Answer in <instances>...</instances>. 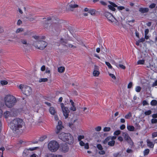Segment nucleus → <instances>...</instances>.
Returning a JSON list of instances; mask_svg holds the SVG:
<instances>
[{
	"label": "nucleus",
	"mask_w": 157,
	"mask_h": 157,
	"mask_svg": "<svg viewBox=\"0 0 157 157\" xmlns=\"http://www.w3.org/2000/svg\"><path fill=\"white\" fill-rule=\"evenodd\" d=\"M25 124V122L22 119L15 118L10 122V127L13 131L19 133L22 132Z\"/></svg>",
	"instance_id": "1"
},
{
	"label": "nucleus",
	"mask_w": 157,
	"mask_h": 157,
	"mask_svg": "<svg viewBox=\"0 0 157 157\" xmlns=\"http://www.w3.org/2000/svg\"><path fill=\"white\" fill-rule=\"evenodd\" d=\"M5 105L8 108L13 107L17 102L16 98L11 94H7L5 96L4 98Z\"/></svg>",
	"instance_id": "2"
},
{
	"label": "nucleus",
	"mask_w": 157,
	"mask_h": 157,
	"mask_svg": "<svg viewBox=\"0 0 157 157\" xmlns=\"http://www.w3.org/2000/svg\"><path fill=\"white\" fill-rule=\"evenodd\" d=\"M59 138L69 144H72L74 141V138L70 133L62 132L58 136Z\"/></svg>",
	"instance_id": "3"
},
{
	"label": "nucleus",
	"mask_w": 157,
	"mask_h": 157,
	"mask_svg": "<svg viewBox=\"0 0 157 157\" xmlns=\"http://www.w3.org/2000/svg\"><path fill=\"white\" fill-rule=\"evenodd\" d=\"M49 27L54 33L57 34L59 33L61 31V26L60 23L59 22H56L55 21Z\"/></svg>",
	"instance_id": "4"
},
{
	"label": "nucleus",
	"mask_w": 157,
	"mask_h": 157,
	"mask_svg": "<svg viewBox=\"0 0 157 157\" xmlns=\"http://www.w3.org/2000/svg\"><path fill=\"white\" fill-rule=\"evenodd\" d=\"M33 44L36 48L42 50L44 49L48 45L45 41L43 40L34 41Z\"/></svg>",
	"instance_id": "5"
},
{
	"label": "nucleus",
	"mask_w": 157,
	"mask_h": 157,
	"mask_svg": "<svg viewBox=\"0 0 157 157\" xmlns=\"http://www.w3.org/2000/svg\"><path fill=\"white\" fill-rule=\"evenodd\" d=\"M59 147V145L58 143L55 141H51L48 144V148L52 152L56 151Z\"/></svg>",
	"instance_id": "6"
},
{
	"label": "nucleus",
	"mask_w": 157,
	"mask_h": 157,
	"mask_svg": "<svg viewBox=\"0 0 157 157\" xmlns=\"http://www.w3.org/2000/svg\"><path fill=\"white\" fill-rule=\"evenodd\" d=\"M19 88L21 90L22 93L26 96H29L32 93V89L29 86L21 84Z\"/></svg>",
	"instance_id": "7"
},
{
	"label": "nucleus",
	"mask_w": 157,
	"mask_h": 157,
	"mask_svg": "<svg viewBox=\"0 0 157 157\" xmlns=\"http://www.w3.org/2000/svg\"><path fill=\"white\" fill-rule=\"evenodd\" d=\"M78 7V5L75 4L74 1H72L68 3L67 6L66 10L73 11L74 10L75 8Z\"/></svg>",
	"instance_id": "8"
},
{
	"label": "nucleus",
	"mask_w": 157,
	"mask_h": 157,
	"mask_svg": "<svg viewBox=\"0 0 157 157\" xmlns=\"http://www.w3.org/2000/svg\"><path fill=\"white\" fill-rule=\"evenodd\" d=\"M60 105L64 116L66 118H67L68 117L69 113L70 112L69 109L67 107H65L64 106L63 103H61Z\"/></svg>",
	"instance_id": "9"
},
{
	"label": "nucleus",
	"mask_w": 157,
	"mask_h": 157,
	"mask_svg": "<svg viewBox=\"0 0 157 157\" xmlns=\"http://www.w3.org/2000/svg\"><path fill=\"white\" fill-rule=\"evenodd\" d=\"M38 147H35L33 148H29V149H25L23 153V156L24 157H26L28 156L30 154V151H32L36 149Z\"/></svg>",
	"instance_id": "10"
},
{
	"label": "nucleus",
	"mask_w": 157,
	"mask_h": 157,
	"mask_svg": "<svg viewBox=\"0 0 157 157\" xmlns=\"http://www.w3.org/2000/svg\"><path fill=\"white\" fill-rule=\"evenodd\" d=\"M104 14L109 21L112 23L114 22V19H115V18L113 17L112 14L108 12H106Z\"/></svg>",
	"instance_id": "11"
},
{
	"label": "nucleus",
	"mask_w": 157,
	"mask_h": 157,
	"mask_svg": "<svg viewBox=\"0 0 157 157\" xmlns=\"http://www.w3.org/2000/svg\"><path fill=\"white\" fill-rule=\"evenodd\" d=\"M99 70V67L96 65H94V68L93 72V74L94 76L98 77L99 76L100 74V72Z\"/></svg>",
	"instance_id": "12"
},
{
	"label": "nucleus",
	"mask_w": 157,
	"mask_h": 157,
	"mask_svg": "<svg viewBox=\"0 0 157 157\" xmlns=\"http://www.w3.org/2000/svg\"><path fill=\"white\" fill-rule=\"evenodd\" d=\"M63 128L62 125V122L61 121H59L58 122V125L57 126L56 129V134H59Z\"/></svg>",
	"instance_id": "13"
},
{
	"label": "nucleus",
	"mask_w": 157,
	"mask_h": 157,
	"mask_svg": "<svg viewBox=\"0 0 157 157\" xmlns=\"http://www.w3.org/2000/svg\"><path fill=\"white\" fill-rule=\"evenodd\" d=\"M43 19L45 20L44 21V23L46 25H48L51 22L53 23L56 21V20L53 17H48L47 18H44Z\"/></svg>",
	"instance_id": "14"
},
{
	"label": "nucleus",
	"mask_w": 157,
	"mask_h": 157,
	"mask_svg": "<svg viewBox=\"0 0 157 157\" xmlns=\"http://www.w3.org/2000/svg\"><path fill=\"white\" fill-rule=\"evenodd\" d=\"M60 149L64 153L67 152L69 150V147L67 144H65L62 145L60 147Z\"/></svg>",
	"instance_id": "15"
},
{
	"label": "nucleus",
	"mask_w": 157,
	"mask_h": 157,
	"mask_svg": "<svg viewBox=\"0 0 157 157\" xmlns=\"http://www.w3.org/2000/svg\"><path fill=\"white\" fill-rule=\"evenodd\" d=\"M109 2L110 4V5H109L108 6V7L109 8L113 11H115V10L116 9L114 8V7H117V6L113 2H112L111 1H109Z\"/></svg>",
	"instance_id": "16"
},
{
	"label": "nucleus",
	"mask_w": 157,
	"mask_h": 157,
	"mask_svg": "<svg viewBox=\"0 0 157 157\" xmlns=\"http://www.w3.org/2000/svg\"><path fill=\"white\" fill-rule=\"evenodd\" d=\"M10 112L13 117L17 116L18 112L17 109L15 108L12 109Z\"/></svg>",
	"instance_id": "17"
},
{
	"label": "nucleus",
	"mask_w": 157,
	"mask_h": 157,
	"mask_svg": "<svg viewBox=\"0 0 157 157\" xmlns=\"http://www.w3.org/2000/svg\"><path fill=\"white\" fill-rule=\"evenodd\" d=\"M36 16H33L32 14H29V16L26 17V18L28 20L30 21H33L36 20Z\"/></svg>",
	"instance_id": "18"
},
{
	"label": "nucleus",
	"mask_w": 157,
	"mask_h": 157,
	"mask_svg": "<svg viewBox=\"0 0 157 157\" xmlns=\"http://www.w3.org/2000/svg\"><path fill=\"white\" fill-rule=\"evenodd\" d=\"M3 116L6 118H7L10 117H13L10 111H6L3 114Z\"/></svg>",
	"instance_id": "19"
},
{
	"label": "nucleus",
	"mask_w": 157,
	"mask_h": 157,
	"mask_svg": "<svg viewBox=\"0 0 157 157\" xmlns=\"http://www.w3.org/2000/svg\"><path fill=\"white\" fill-rule=\"evenodd\" d=\"M149 11V9L147 8H143L142 7L139 8V11L142 13H147Z\"/></svg>",
	"instance_id": "20"
},
{
	"label": "nucleus",
	"mask_w": 157,
	"mask_h": 157,
	"mask_svg": "<svg viewBox=\"0 0 157 157\" xmlns=\"http://www.w3.org/2000/svg\"><path fill=\"white\" fill-rule=\"evenodd\" d=\"M49 111L50 113L52 115H55L56 113V112L55 110L53 107H51L50 108Z\"/></svg>",
	"instance_id": "21"
},
{
	"label": "nucleus",
	"mask_w": 157,
	"mask_h": 157,
	"mask_svg": "<svg viewBox=\"0 0 157 157\" xmlns=\"http://www.w3.org/2000/svg\"><path fill=\"white\" fill-rule=\"evenodd\" d=\"M147 145L148 147L151 148H153L154 145V144H153L152 142L151 141L149 140H147Z\"/></svg>",
	"instance_id": "22"
},
{
	"label": "nucleus",
	"mask_w": 157,
	"mask_h": 157,
	"mask_svg": "<svg viewBox=\"0 0 157 157\" xmlns=\"http://www.w3.org/2000/svg\"><path fill=\"white\" fill-rule=\"evenodd\" d=\"M45 157H63L60 155H55L51 154H47L45 155Z\"/></svg>",
	"instance_id": "23"
},
{
	"label": "nucleus",
	"mask_w": 157,
	"mask_h": 157,
	"mask_svg": "<svg viewBox=\"0 0 157 157\" xmlns=\"http://www.w3.org/2000/svg\"><path fill=\"white\" fill-rule=\"evenodd\" d=\"M59 43L62 44L64 45L67 46L66 44L67 43V41L66 40L63 39V38H61L59 41Z\"/></svg>",
	"instance_id": "24"
},
{
	"label": "nucleus",
	"mask_w": 157,
	"mask_h": 157,
	"mask_svg": "<svg viewBox=\"0 0 157 157\" xmlns=\"http://www.w3.org/2000/svg\"><path fill=\"white\" fill-rule=\"evenodd\" d=\"M122 136L124 138V140L126 141L130 137L129 136L128 134L125 132H123L122 133Z\"/></svg>",
	"instance_id": "25"
},
{
	"label": "nucleus",
	"mask_w": 157,
	"mask_h": 157,
	"mask_svg": "<svg viewBox=\"0 0 157 157\" xmlns=\"http://www.w3.org/2000/svg\"><path fill=\"white\" fill-rule=\"evenodd\" d=\"M126 141L131 145V147L134 146V143L130 137Z\"/></svg>",
	"instance_id": "26"
},
{
	"label": "nucleus",
	"mask_w": 157,
	"mask_h": 157,
	"mask_svg": "<svg viewBox=\"0 0 157 157\" xmlns=\"http://www.w3.org/2000/svg\"><path fill=\"white\" fill-rule=\"evenodd\" d=\"M127 128L128 130L130 131H133L134 130L135 128L132 125H128Z\"/></svg>",
	"instance_id": "27"
},
{
	"label": "nucleus",
	"mask_w": 157,
	"mask_h": 157,
	"mask_svg": "<svg viewBox=\"0 0 157 157\" xmlns=\"http://www.w3.org/2000/svg\"><path fill=\"white\" fill-rule=\"evenodd\" d=\"M114 63L115 65H116V66L117 67H118L119 66L121 68L123 69H125V66H124L122 64H120L119 65H118L117 63H116L115 62H114Z\"/></svg>",
	"instance_id": "28"
},
{
	"label": "nucleus",
	"mask_w": 157,
	"mask_h": 157,
	"mask_svg": "<svg viewBox=\"0 0 157 157\" xmlns=\"http://www.w3.org/2000/svg\"><path fill=\"white\" fill-rule=\"evenodd\" d=\"M58 71L59 73H63L65 71V68L63 67H58Z\"/></svg>",
	"instance_id": "29"
},
{
	"label": "nucleus",
	"mask_w": 157,
	"mask_h": 157,
	"mask_svg": "<svg viewBox=\"0 0 157 157\" xmlns=\"http://www.w3.org/2000/svg\"><path fill=\"white\" fill-rule=\"evenodd\" d=\"M24 31V29L22 28H19L17 29L16 31V33L17 34L21 33Z\"/></svg>",
	"instance_id": "30"
},
{
	"label": "nucleus",
	"mask_w": 157,
	"mask_h": 157,
	"mask_svg": "<svg viewBox=\"0 0 157 157\" xmlns=\"http://www.w3.org/2000/svg\"><path fill=\"white\" fill-rule=\"evenodd\" d=\"M151 105L152 106H156L157 105V101L155 100H152L151 102Z\"/></svg>",
	"instance_id": "31"
},
{
	"label": "nucleus",
	"mask_w": 157,
	"mask_h": 157,
	"mask_svg": "<svg viewBox=\"0 0 157 157\" xmlns=\"http://www.w3.org/2000/svg\"><path fill=\"white\" fill-rule=\"evenodd\" d=\"M22 35L25 36H29L30 35H31V33L30 32V31L29 30H27L24 33H23L22 34Z\"/></svg>",
	"instance_id": "32"
},
{
	"label": "nucleus",
	"mask_w": 157,
	"mask_h": 157,
	"mask_svg": "<svg viewBox=\"0 0 157 157\" xmlns=\"http://www.w3.org/2000/svg\"><path fill=\"white\" fill-rule=\"evenodd\" d=\"M115 144V141L113 140H112L111 141H109L108 143V145H109V146H113Z\"/></svg>",
	"instance_id": "33"
},
{
	"label": "nucleus",
	"mask_w": 157,
	"mask_h": 157,
	"mask_svg": "<svg viewBox=\"0 0 157 157\" xmlns=\"http://www.w3.org/2000/svg\"><path fill=\"white\" fill-rule=\"evenodd\" d=\"M48 80L47 78H41L39 80V82H46Z\"/></svg>",
	"instance_id": "34"
},
{
	"label": "nucleus",
	"mask_w": 157,
	"mask_h": 157,
	"mask_svg": "<svg viewBox=\"0 0 157 157\" xmlns=\"http://www.w3.org/2000/svg\"><path fill=\"white\" fill-rule=\"evenodd\" d=\"M132 113L131 112H129L128 114H126L125 116V118L127 119H128L132 117Z\"/></svg>",
	"instance_id": "35"
},
{
	"label": "nucleus",
	"mask_w": 157,
	"mask_h": 157,
	"mask_svg": "<svg viewBox=\"0 0 157 157\" xmlns=\"http://www.w3.org/2000/svg\"><path fill=\"white\" fill-rule=\"evenodd\" d=\"M88 12L92 15H94L95 14V10H89Z\"/></svg>",
	"instance_id": "36"
},
{
	"label": "nucleus",
	"mask_w": 157,
	"mask_h": 157,
	"mask_svg": "<svg viewBox=\"0 0 157 157\" xmlns=\"http://www.w3.org/2000/svg\"><path fill=\"white\" fill-rule=\"evenodd\" d=\"M0 83L2 85H4L7 84L8 82L6 80H3L1 81Z\"/></svg>",
	"instance_id": "37"
},
{
	"label": "nucleus",
	"mask_w": 157,
	"mask_h": 157,
	"mask_svg": "<svg viewBox=\"0 0 157 157\" xmlns=\"http://www.w3.org/2000/svg\"><path fill=\"white\" fill-rule=\"evenodd\" d=\"M149 150L148 149H145L144 152V155H147L149 152Z\"/></svg>",
	"instance_id": "38"
},
{
	"label": "nucleus",
	"mask_w": 157,
	"mask_h": 157,
	"mask_svg": "<svg viewBox=\"0 0 157 157\" xmlns=\"http://www.w3.org/2000/svg\"><path fill=\"white\" fill-rule=\"evenodd\" d=\"M110 138L111 137H107L103 141V144H106L107 142L109 140Z\"/></svg>",
	"instance_id": "39"
},
{
	"label": "nucleus",
	"mask_w": 157,
	"mask_h": 157,
	"mask_svg": "<svg viewBox=\"0 0 157 157\" xmlns=\"http://www.w3.org/2000/svg\"><path fill=\"white\" fill-rule=\"evenodd\" d=\"M97 147L100 150H102L103 149L102 147L101 144H97Z\"/></svg>",
	"instance_id": "40"
},
{
	"label": "nucleus",
	"mask_w": 157,
	"mask_h": 157,
	"mask_svg": "<svg viewBox=\"0 0 157 157\" xmlns=\"http://www.w3.org/2000/svg\"><path fill=\"white\" fill-rule=\"evenodd\" d=\"M21 42L23 44H27L26 40L24 39H21L20 40Z\"/></svg>",
	"instance_id": "41"
},
{
	"label": "nucleus",
	"mask_w": 157,
	"mask_h": 157,
	"mask_svg": "<svg viewBox=\"0 0 157 157\" xmlns=\"http://www.w3.org/2000/svg\"><path fill=\"white\" fill-rule=\"evenodd\" d=\"M141 90V88L140 86H138L136 87V91L137 92H140Z\"/></svg>",
	"instance_id": "42"
},
{
	"label": "nucleus",
	"mask_w": 157,
	"mask_h": 157,
	"mask_svg": "<svg viewBox=\"0 0 157 157\" xmlns=\"http://www.w3.org/2000/svg\"><path fill=\"white\" fill-rule=\"evenodd\" d=\"M151 110H149L147 111L144 112V114L146 115H149L151 114Z\"/></svg>",
	"instance_id": "43"
},
{
	"label": "nucleus",
	"mask_w": 157,
	"mask_h": 157,
	"mask_svg": "<svg viewBox=\"0 0 157 157\" xmlns=\"http://www.w3.org/2000/svg\"><path fill=\"white\" fill-rule=\"evenodd\" d=\"M111 128L110 127H105L103 129L104 132H109L110 131Z\"/></svg>",
	"instance_id": "44"
},
{
	"label": "nucleus",
	"mask_w": 157,
	"mask_h": 157,
	"mask_svg": "<svg viewBox=\"0 0 157 157\" xmlns=\"http://www.w3.org/2000/svg\"><path fill=\"white\" fill-rule=\"evenodd\" d=\"M106 64L108 66L109 68V69H112V67L110 64L108 62H105Z\"/></svg>",
	"instance_id": "45"
},
{
	"label": "nucleus",
	"mask_w": 157,
	"mask_h": 157,
	"mask_svg": "<svg viewBox=\"0 0 157 157\" xmlns=\"http://www.w3.org/2000/svg\"><path fill=\"white\" fill-rule=\"evenodd\" d=\"M121 131L120 130H117L115 131L114 133V135H118L121 133Z\"/></svg>",
	"instance_id": "46"
},
{
	"label": "nucleus",
	"mask_w": 157,
	"mask_h": 157,
	"mask_svg": "<svg viewBox=\"0 0 157 157\" xmlns=\"http://www.w3.org/2000/svg\"><path fill=\"white\" fill-rule=\"evenodd\" d=\"M144 63V60H139L137 62L138 64H143Z\"/></svg>",
	"instance_id": "47"
},
{
	"label": "nucleus",
	"mask_w": 157,
	"mask_h": 157,
	"mask_svg": "<svg viewBox=\"0 0 157 157\" xmlns=\"http://www.w3.org/2000/svg\"><path fill=\"white\" fill-rule=\"evenodd\" d=\"M46 138H47V136H42L39 139V140L41 141H43Z\"/></svg>",
	"instance_id": "48"
},
{
	"label": "nucleus",
	"mask_w": 157,
	"mask_h": 157,
	"mask_svg": "<svg viewBox=\"0 0 157 157\" xmlns=\"http://www.w3.org/2000/svg\"><path fill=\"white\" fill-rule=\"evenodd\" d=\"M68 47L69 48H77V47L76 46H74L71 44H68Z\"/></svg>",
	"instance_id": "49"
},
{
	"label": "nucleus",
	"mask_w": 157,
	"mask_h": 157,
	"mask_svg": "<svg viewBox=\"0 0 157 157\" xmlns=\"http://www.w3.org/2000/svg\"><path fill=\"white\" fill-rule=\"evenodd\" d=\"M151 123L152 124H156L157 123V119L153 118L151 120Z\"/></svg>",
	"instance_id": "50"
},
{
	"label": "nucleus",
	"mask_w": 157,
	"mask_h": 157,
	"mask_svg": "<svg viewBox=\"0 0 157 157\" xmlns=\"http://www.w3.org/2000/svg\"><path fill=\"white\" fill-rule=\"evenodd\" d=\"M72 106L70 108V109L71 110H72L73 111H75L76 110V108L75 107V105H72Z\"/></svg>",
	"instance_id": "51"
},
{
	"label": "nucleus",
	"mask_w": 157,
	"mask_h": 157,
	"mask_svg": "<svg viewBox=\"0 0 157 157\" xmlns=\"http://www.w3.org/2000/svg\"><path fill=\"white\" fill-rule=\"evenodd\" d=\"M101 126H98L95 128V129L97 131H100L101 130Z\"/></svg>",
	"instance_id": "52"
},
{
	"label": "nucleus",
	"mask_w": 157,
	"mask_h": 157,
	"mask_svg": "<svg viewBox=\"0 0 157 157\" xmlns=\"http://www.w3.org/2000/svg\"><path fill=\"white\" fill-rule=\"evenodd\" d=\"M109 74L110 76L114 80L116 79V77L114 74L109 73Z\"/></svg>",
	"instance_id": "53"
},
{
	"label": "nucleus",
	"mask_w": 157,
	"mask_h": 157,
	"mask_svg": "<svg viewBox=\"0 0 157 157\" xmlns=\"http://www.w3.org/2000/svg\"><path fill=\"white\" fill-rule=\"evenodd\" d=\"M155 6H156V4H155V3H152L149 6V7L150 8L153 9V8H155Z\"/></svg>",
	"instance_id": "54"
},
{
	"label": "nucleus",
	"mask_w": 157,
	"mask_h": 157,
	"mask_svg": "<svg viewBox=\"0 0 157 157\" xmlns=\"http://www.w3.org/2000/svg\"><path fill=\"white\" fill-rule=\"evenodd\" d=\"M132 82H130L128 83V85L127 87L128 89H130L132 87Z\"/></svg>",
	"instance_id": "55"
},
{
	"label": "nucleus",
	"mask_w": 157,
	"mask_h": 157,
	"mask_svg": "<svg viewBox=\"0 0 157 157\" xmlns=\"http://www.w3.org/2000/svg\"><path fill=\"white\" fill-rule=\"evenodd\" d=\"M143 105L144 106L145 105H149L148 103L146 101V100H144L143 101Z\"/></svg>",
	"instance_id": "56"
},
{
	"label": "nucleus",
	"mask_w": 157,
	"mask_h": 157,
	"mask_svg": "<svg viewBox=\"0 0 157 157\" xmlns=\"http://www.w3.org/2000/svg\"><path fill=\"white\" fill-rule=\"evenodd\" d=\"M68 125L71 128H73L74 127V124L70 122L68 124Z\"/></svg>",
	"instance_id": "57"
},
{
	"label": "nucleus",
	"mask_w": 157,
	"mask_h": 157,
	"mask_svg": "<svg viewBox=\"0 0 157 157\" xmlns=\"http://www.w3.org/2000/svg\"><path fill=\"white\" fill-rule=\"evenodd\" d=\"M22 21L21 20L19 19L17 21V24L18 25H20L22 24Z\"/></svg>",
	"instance_id": "58"
},
{
	"label": "nucleus",
	"mask_w": 157,
	"mask_h": 157,
	"mask_svg": "<svg viewBox=\"0 0 157 157\" xmlns=\"http://www.w3.org/2000/svg\"><path fill=\"white\" fill-rule=\"evenodd\" d=\"M84 138V136H79L78 137V140L80 141L82 139H83Z\"/></svg>",
	"instance_id": "59"
},
{
	"label": "nucleus",
	"mask_w": 157,
	"mask_h": 157,
	"mask_svg": "<svg viewBox=\"0 0 157 157\" xmlns=\"http://www.w3.org/2000/svg\"><path fill=\"white\" fill-rule=\"evenodd\" d=\"M157 136V132H154L152 133V137L154 138L155 137Z\"/></svg>",
	"instance_id": "60"
},
{
	"label": "nucleus",
	"mask_w": 157,
	"mask_h": 157,
	"mask_svg": "<svg viewBox=\"0 0 157 157\" xmlns=\"http://www.w3.org/2000/svg\"><path fill=\"white\" fill-rule=\"evenodd\" d=\"M126 152L128 153H132L133 151L131 149H128L126 150Z\"/></svg>",
	"instance_id": "61"
},
{
	"label": "nucleus",
	"mask_w": 157,
	"mask_h": 157,
	"mask_svg": "<svg viewBox=\"0 0 157 157\" xmlns=\"http://www.w3.org/2000/svg\"><path fill=\"white\" fill-rule=\"evenodd\" d=\"M125 128V126L124 124H122L120 128L121 130H123Z\"/></svg>",
	"instance_id": "62"
},
{
	"label": "nucleus",
	"mask_w": 157,
	"mask_h": 157,
	"mask_svg": "<svg viewBox=\"0 0 157 157\" xmlns=\"http://www.w3.org/2000/svg\"><path fill=\"white\" fill-rule=\"evenodd\" d=\"M157 86V80H155L154 82H153L152 85V86L154 87Z\"/></svg>",
	"instance_id": "63"
},
{
	"label": "nucleus",
	"mask_w": 157,
	"mask_h": 157,
	"mask_svg": "<svg viewBox=\"0 0 157 157\" xmlns=\"http://www.w3.org/2000/svg\"><path fill=\"white\" fill-rule=\"evenodd\" d=\"M45 66L44 65L41 68V70L42 71H44L45 70Z\"/></svg>",
	"instance_id": "64"
}]
</instances>
